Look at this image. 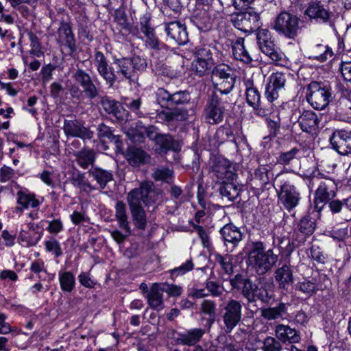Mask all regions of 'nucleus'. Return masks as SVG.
<instances>
[{"instance_id":"obj_23","label":"nucleus","mask_w":351,"mask_h":351,"mask_svg":"<svg viewBox=\"0 0 351 351\" xmlns=\"http://www.w3.org/2000/svg\"><path fill=\"white\" fill-rule=\"evenodd\" d=\"M99 104L104 111L114 117L119 123H124L127 121L128 112L117 100L105 95L101 97Z\"/></svg>"},{"instance_id":"obj_60","label":"nucleus","mask_w":351,"mask_h":351,"mask_svg":"<svg viewBox=\"0 0 351 351\" xmlns=\"http://www.w3.org/2000/svg\"><path fill=\"white\" fill-rule=\"evenodd\" d=\"M269 173V171L266 167H259L254 171V179L258 180L261 186H265L270 181Z\"/></svg>"},{"instance_id":"obj_56","label":"nucleus","mask_w":351,"mask_h":351,"mask_svg":"<svg viewBox=\"0 0 351 351\" xmlns=\"http://www.w3.org/2000/svg\"><path fill=\"white\" fill-rule=\"evenodd\" d=\"M296 289L308 295H312L318 290L315 282L308 280L298 282Z\"/></svg>"},{"instance_id":"obj_40","label":"nucleus","mask_w":351,"mask_h":351,"mask_svg":"<svg viewBox=\"0 0 351 351\" xmlns=\"http://www.w3.org/2000/svg\"><path fill=\"white\" fill-rule=\"evenodd\" d=\"M232 49L234 59L241 61L245 64H250L252 62V58L245 49L243 38H238L232 43Z\"/></svg>"},{"instance_id":"obj_54","label":"nucleus","mask_w":351,"mask_h":351,"mask_svg":"<svg viewBox=\"0 0 351 351\" xmlns=\"http://www.w3.org/2000/svg\"><path fill=\"white\" fill-rule=\"evenodd\" d=\"M190 224L198 234L203 247L205 248H209L211 246V243L208 230L203 226L193 222H190Z\"/></svg>"},{"instance_id":"obj_61","label":"nucleus","mask_w":351,"mask_h":351,"mask_svg":"<svg viewBox=\"0 0 351 351\" xmlns=\"http://www.w3.org/2000/svg\"><path fill=\"white\" fill-rule=\"evenodd\" d=\"M216 306L215 301L211 300H204L200 305V311L208 317H216Z\"/></svg>"},{"instance_id":"obj_24","label":"nucleus","mask_w":351,"mask_h":351,"mask_svg":"<svg viewBox=\"0 0 351 351\" xmlns=\"http://www.w3.org/2000/svg\"><path fill=\"white\" fill-rule=\"evenodd\" d=\"M330 143L339 154H351V130H335L330 137Z\"/></svg>"},{"instance_id":"obj_37","label":"nucleus","mask_w":351,"mask_h":351,"mask_svg":"<svg viewBox=\"0 0 351 351\" xmlns=\"http://www.w3.org/2000/svg\"><path fill=\"white\" fill-rule=\"evenodd\" d=\"M16 202L17 204L21 206L14 208V212L19 214H21L23 209H27L29 206L36 208L39 205V201L36 198L34 194L28 193L23 191L17 192Z\"/></svg>"},{"instance_id":"obj_62","label":"nucleus","mask_w":351,"mask_h":351,"mask_svg":"<svg viewBox=\"0 0 351 351\" xmlns=\"http://www.w3.org/2000/svg\"><path fill=\"white\" fill-rule=\"evenodd\" d=\"M349 198L343 200L332 199L327 202L330 211L333 214L339 213L347 206Z\"/></svg>"},{"instance_id":"obj_55","label":"nucleus","mask_w":351,"mask_h":351,"mask_svg":"<svg viewBox=\"0 0 351 351\" xmlns=\"http://www.w3.org/2000/svg\"><path fill=\"white\" fill-rule=\"evenodd\" d=\"M125 105L130 110L134 112L138 117H145L149 114H152V113L141 110L142 99L140 97L129 100Z\"/></svg>"},{"instance_id":"obj_20","label":"nucleus","mask_w":351,"mask_h":351,"mask_svg":"<svg viewBox=\"0 0 351 351\" xmlns=\"http://www.w3.org/2000/svg\"><path fill=\"white\" fill-rule=\"evenodd\" d=\"M217 192L221 200L228 204H232L239 197L242 191V185L237 182L236 179L232 180H223L216 182Z\"/></svg>"},{"instance_id":"obj_18","label":"nucleus","mask_w":351,"mask_h":351,"mask_svg":"<svg viewBox=\"0 0 351 351\" xmlns=\"http://www.w3.org/2000/svg\"><path fill=\"white\" fill-rule=\"evenodd\" d=\"M165 32L167 40L178 45H184L189 42L186 27L179 21L165 22Z\"/></svg>"},{"instance_id":"obj_6","label":"nucleus","mask_w":351,"mask_h":351,"mask_svg":"<svg viewBox=\"0 0 351 351\" xmlns=\"http://www.w3.org/2000/svg\"><path fill=\"white\" fill-rule=\"evenodd\" d=\"M302 21L288 11L280 12L275 18L273 29L278 35L287 39L295 40L300 35Z\"/></svg>"},{"instance_id":"obj_28","label":"nucleus","mask_w":351,"mask_h":351,"mask_svg":"<svg viewBox=\"0 0 351 351\" xmlns=\"http://www.w3.org/2000/svg\"><path fill=\"white\" fill-rule=\"evenodd\" d=\"M114 128L107 125L104 123H99L97 127V135L101 143H110L115 145L118 150L123 149V142L121 136L115 134Z\"/></svg>"},{"instance_id":"obj_63","label":"nucleus","mask_w":351,"mask_h":351,"mask_svg":"<svg viewBox=\"0 0 351 351\" xmlns=\"http://www.w3.org/2000/svg\"><path fill=\"white\" fill-rule=\"evenodd\" d=\"M151 19V14L149 13H146L139 19V29L143 34L155 30L154 27L152 25Z\"/></svg>"},{"instance_id":"obj_45","label":"nucleus","mask_w":351,"mask_h":351,"mask_svg":"<svg viewBox=\"0 0 351 351\" xmlns=\"http://www.w3.org/2000/svg\"><path fill=\"white\" fill-rule=\"evenodd\" d=\"M214 65L215 62H207L196 58L192 62V70L196 76L201 77L211 73Z\"/></svg>"},{"instance_id":"obj_21","label":"nucleus","mask_w":351,"mask_h":351,"mask_svg":"<svg viewBox=\"0 0 351 351\" xmlns=\"http://www.w3.org/2000/svg\"><path fill=\"white\" fill-rule=\"evenodd\" d=\"M58 43L66 49L68 54L73 56L77 51V43L70 23L61 21L58 29Z\"/></svg>"},{"instance_id":"obj_42","label":"nucleus","mask_w":351,"mask_h":351,"mask_svg":"<svg viewBox=\"0 0 351 351\" xmlns=\"http://www.w3.org/2000/svg\"><path fill=\"white\" fill-rule=\"evenodd\" d=\"M115 217L118 221L119 226L130 234L131 230L128 219L126 205L123 201H117L116 203Z\"/></svg>"},{"instance_id":"obj_1","label":"nucleus","mask_w":351,"mask_h":351,"mask_svg":"<svg viewBox=\"0 0 351 351\" xmlns=\"http://www.w3.org/2000/svg\"><path fill=\"white\" fill-rule=\"evenodd\" d=\"M162 196L160 189H155L150 182H142L138 188L130 191L127 195V202L135 227L143 230L146 228L147 219L142 204L146 206L157 203Z\"/></svg>"},{"instance_id":"obj_17","label":"nucleus","mask_w":351,"mask_h":351,"mask_svg":"<svg viewBox=\"0 0 351 351\" xmlns=\"http://www.w3.org/2000/svg\"><path fill=\"white\" fill-rule=\"evenodd\" d=\"M256 40L260 50L273 61L278 62L282 59V54L271 40V34L268 29H259L256 33Z\"/></svg>"},{"instance_id":"obj_57","label":"nucleus","mask_w":351,"mask_h":351,"mask_svg":"<svg viewBox=\"0 0 351 351\" xmlns=\"http://www.w3.org/2000/svg\"><path fill=\"white\" fill-rule=\"evenodd\" d=\"M45 246L46 250L52 253L56 258L61 256L63 254L60 243L53 237L46 241Z\"/></svg>"},{"instance_id":"obj_38","label":"nucleus","mask_w":351,"mask_h":351,"mask_svg":"<svg viewBox=\"0 0 351 351\" xmlns=\"http://www.w3.org/2000/svg\"><path fill=\"white\" fill-rule=\"evenodd\" d=\"M191 21L200 32H206L212 29L213 19L209 12L205 10L195 14Z\"/></svg>"},{"instance_id":"obj_43","label":"nucleus","mask_w":351,"mask_h":351,"mask_svg":"<svg viewBox=\"0 0 351 351\" xmlns=\"http://www.w3.org/2000/svg\"><path fill=\"white\" fill-rule=\"evenodd\" d=\"M71 184L85 193H90L96 189L86 178L85 173L76 171L72 173L70 178Z\"/></svg>"},{"instance_id":"obj_8","label":"nucleus","mask_w":351,"mask_h":351,"mask_svg":"<svg viewBox=\"0 0 351 351\" xmlns=\"http://www.w3.org/2000/svg\"><path fill=\"white\" fill-rule=\"evenodd\" d=\"M211 80L215 89L222 95L230 93L235 84L232 69L225 64H219L213 68Z\"/></svg>"},{"instance_id":"obj_51","label":"nucleus","mask_w":351,"mask_h":351,"mask_svg":"<svg viewBox=\"0 0 351 351\" xmlns=\"http://www.w3.org/2000/svg\"><path fill=\"white\" fill-rule=\"evenodd\" d=\"M301 151L297 147H293L289 151L280 152L277 157V162L282 165H288L295 159H298Z\"/></svg>"},{"instance_id":"obj_19","label":"nucleus","mask_w":351,"mask_h":351,"mask_svg":"<svg viewBox=\"0 0 351 351\" xmlns=\"http://www.w3.org/2000/svg\"><path fill=\"white\" fill-rule=\"evenodd\" d=\"M189 111L183 108H175L170 110L157 111L156 118L157 121L167 125L171 130H175L176 123L187 120Z\"/></svg>"},{"instance_id":"obj_27","label":"nucleus","mask_w":351,"mask_h":351,"mask_svg":"<svg viewBox=\"0 0 351 351\" xmlns=\"http://www.w3.org/2000/svg\"><path fill=\"white\" fill-rule=\"evenodd\" d=\"M297 122L304 132L313 135L316 134L319 128L320 119L313 110H308L300 114Z\"/></svg>"},{"instance_id":"obj_26","label":"nucleus","mask_w":351,"mask_h":351,"mask_svg":"<svg viewBox=\"0 0 351 351\" xmlns=\"http://www.w3.org/2000/svg\"><path fill=\"white\" fill-rule=\"evenodd\" d=\"M286 75L282 72L272 73L265 88V97L271 103L278 98L280 92L284 88Z\"/></svg>"},{"instance_id":"obj_59","label":"nucleus","mask_w":351,"mask_h":351,"mask_svg":"<svg viewBox=\"0 0 351 351\" xmlns=\"http://www.w3.org/2000/svg\"><path fill=\"white\" fill-rule=\"evenodd\" d=\"M146 38V45L154 50H160L165 45L158 38L155 30L144 34Z\"/></svg>"},{"instance_id":"obj_15","label":"nucleus","mask_w":351,"mask_h":351,"mask_svg":"<svg viewBox=\"0 0 351 351\" xmlns=\"http://www.w3.org/2000/svg\"><path fill=\"white\" fill-rule=\"evenodd\" d=\"M210 170L212 177L215 178L217 181L232 180L237 178L232 170V163L221 156L215 157L211 160Z\"/></svg>"},{"instance_id":"obj_4","label":"nucleus","mask_w":351,"mask_h":351,"mask_svg":"<svg viewBox=\"0 0 351 351\" xmlns=\"http://www.w3.org/2000/svg\"><path fill=\"white\" fill-rule=\"evenodd\" d=\"M113 64L119 78L135 82L138 75L146 70L147 61L143 56L134 55L130 57L114 58Z\"/></svg>"},{"instance_id":"obj_31","label":"nucleus","mask_w":351,"mask_h":351,"mask_svg":"<svg viewBox=\"0 0 351 351\" xmlns=\"http://www.w3.org/2000/svg\"><path fill=\"white\" fill-rule=\"evenodd\" d=\"M205 333L206 330L201 328L187 330L184 332L178 333L176 341L178 344L193 346L201 340Z\"/></svg>"},{"instance_id":"obj_10","label":"nucleus","mask_w":351,"mask_h":351,"mask_svg":"<svg viewBox=\"0 0 351 351\" xmlns=\"http://www.w3.org/2000/svg\"><path fill=\"white\" fill-rule=\"evenodd\" d=\"M232 21L234 27L245 33H252L255 30L258 32L261 29L260 14L251 8L245 11L236 13Z\"/></svg>"},{"instance_id":"obj_29","label":"nucleus","mask_w":351,"mask_h":351,"mask_svg":"<svg viewBox=\"0 0 351 351\" xmlns=\"http://www.w3.org/2000/svg\"><path fill=\"white\" fill-rule=\"evenodd\" d=\"M125 159L128 164L133 167L150 163V155L141 147L129 146L125 152Z\"/></svg>"},{"instance_id":"obj_2","label":"nucleus","mask_w":351,"mask_h":351,"mask_svg":"<svg viewBox=\"0 0 351 351\" xmlns=\"http://www.w3.org/2000/svg\"><path fill=\"white\" fill-rule=\"evenodd\" d=\"M229 282L232 289L240 291L248 304L254 303L257 300L269 304L274 298L267 289L259 287L250 278L241 274L235 275Z\"/></svg>"},{"instance_id":"obj_32","label":"nucleus","mask_w":351,"mask_h":351,"mask_svg":"<svg viewBox=\"0 0 351 351\" xmlns=\"http://www.w3.org/2000/svg\"><path fill=\"white\" fill-rule=\"evenodd\" d=\"M335 119L348 121L351 119V101L346 97H341L332 105Z\"/></svg>"},{"instance_id":"obj_50","label":"nucleus","mask_w":351,"mask_h":351,"mask_svg":"<svg viewBox=\"0 0 351 351\" xmlns=\"http://www.w3.org/2000/svg\"><path fill=\"white\" fill-rule=\"evenodd\" d=\"M152 176L156 181H162L169 184H171L173 182L174 172L169 168L161 167L156 169Z\"/></svg>"},{"instance_id":"obj_34","label":"nucleus","mask_w":351,"mask_h":351,"mask_svg":"<svg viewBox=\"0 0 351 351\" xmlns=\"http://www.w3.org/2000/svg\"><path fill=\"white\" fill-rule=\"evenodd\" d=\"M276 281L280 289L287 290L293 283V274L291 266L287 264L278 267L274 273Z\"/></svg>"},{"instance_id":"obj_3","label":"nucleus","mask_w":351,"mask_h":351,"mask_svg":"<svg viewBox=\"0 0 351 351\" xmlns=\"http://www.w3.org/2000/svg\"><path fill=\"white\" fill-rule=\"evenodd\" d=\"M247 254L249 264L259 275L270 271L278 259L271 249L265 250V245L262 241L252 242Z\"/></svg>"},{"instance_id":"obj_44","label":"nucleus","mask_w":351,"mask_h":351,"mask_svg":"<svg viewBox=\"0 0 351 351\" xmlns=\"http://www.w3.org/2000/svg\"><path fill=\"white\" fill-rule=\"evenodd\" d=\"M60 288L63 292L71 293L75 286V278L70 271L60 270L58 272Z\"/></svg>"},{"instance_id":"obj_52","label":"nucleus","mask_w":351,"mask_h":351,"mask_svg":"<svg viewBox=\"0 0 351 351\" xmlns=\"http://www.w3.org/2000/svg\"><path fill=\"white\" fill-rule=\"evenodd\" d=\"M98 73L106 81L109 87L113 86L117 79L119 78V75L116 73L115 66L113 67L108 64L107 66L99 71Z\"/></svg>"},{"instance_id":"obj_14","label":"nucleus","mask_w":351,"mask_h":351,"mask_svg":"<svg viewBox=\"0 0 351 351\" xmlns=\"http://www.w3.org/2000/svg\"><path fill=\"white\" fill-rule=\"evenodd\" d=\"M73 79L82 88L84 97L93 100L99 95L100 89L90 75L82 69H77L73 73Z\"/></svg>"},{"instance_id":"obj_22","label":"nucleus","mask_w":351,"mask_h":351,"mask_svg":"<svg viewBox=\"0 0 351 351\" xmlns=\"http://www.w3.org/2000/svg\"><path fill=\"white\" fill-rule=\"evenodd\" d=\"M62 129L67 137H77L84 141L91 140L95 134L93 131L84 126V123L77 119H64Z\"/></svg>"},{"instance_id":"obj_7","label":"nucleus","mask_w":351,"mask_h":351,"mask_svg":"<svg viewBox=\"0 0 351 351\" xmlns=\"http://www.w3.org/2000/svg\"><path fill=\"white\" fill-rule=\"evenodd\" d=\"M307 91L306 97L308 103L317 110L325 109L333 97L330 86L321 82L309 83Z\"/></svg>"},{"instance_id":"obj_5","label":"nucleus","mask_w":351,"mask_h":351,"mask_svg":"<svg viewBox=\"0 0 351 351\" xmlns=\"http://www.w3.org/2000/svg\"><path fill=\"white\" fill-rule=\"evenodd\" d=\"M243 304L242 301L234 298L224 303L221 310L220 328L225 334H230L242 322Z\"/></svg>"},{"instance_id":"obj_30","label":"nucleus","mask_w":351,"mask_h":351,"mask_svg":"<svg viewBox=\"0 0 351 351\" xmlns=\"http://www.w3.org/2000/svg\"><path fill=\"white\" fill-rule=\"evenodd\" d=\"M275 335L282 343L294 345L301 341L300 332L288 325L278 324L275 328Z\"/></svg>"},{"instance_id":"obj_41","label":"nucleus","mask_w":351,"mask_h":351,"mask_svg":"<svg viewBox=\"0 0 351 351\" xmlns=\"http://www.w3.org/2000/svg\"><path fill=\"white\" fill-rule=\"evenodd\" d=\"M89 176H92L101 189H105L107 184L113 180L112 171L95 167L88 170Z\"/></svg>"},{"instance_id":"obj_12","label":"nucleus","mask_w":351,"mask_h":351,"mask_svg":"<svg viewBox=\"0 0 351 351\" xmlns=\"http://www.w3.org/2000/svg\"><path fill=\"white\" fill-rule=\"evenodd\" d=\"M155 95L156 102L165 108L186 105L190 103L191 99L190 93L187 90L170 93L165 88H159Z\"/></svg>"},{"instance_id":"obj_47","label":"nucleus","mask_w":351,"mask_h":351,"mask_svg":"<svg viewBox=\"0 0 351 351\" xmlns=\"http://www.w3.org/2000/svg\"><path fill=\"white\" fill-rule=\"evenodd\" d=\"M155 145L159 153H166L167 151L174 149L175 141L172 136L160 134L155 141Z\"/></svg>"},{"instance_id":"obj_48","label":"nucleus","mask_w":351,"mask_h":351,"mask_svg":"<svg viewBox=\"0 0 351 351\" xmlns=\"http://www.w3.org/2000/svg\"><path fill=\"white\" fill-rule=\"evenodd\" d=\"M217 51V48L213 44L208 45H203L202 47H195L194 55L196 58L206 60L207 62H215L213 58L214 54Z\"/></svg>"},{"instance_id":"obj_9","label":"nucleus","mask_w":351,"mask_h":351,"mask_svg":"<svg viewBox=\"0 0 351 351\" xmlns=\"http://www.w3.org/2000/svg\"><path fill=\"white\" fill-rule=\"evenodd\" d=\"M317 178H322L318 188L314 193L313 204L315 210L321 213L324 207L337 195V184L334 179L326 178L323 173H319Z\"/></svg>"},{"instance_id":"obj_33","label":"nucleus","mask_w":351,"mask_h":351,"mask_svg":"<svg viewBox=\"0 0 351 351\" xmlns=\"http://www.w3.org/2000/svg\"><path fill=\"white\" fill-rule=\"evenodd\" d=\"M289 303L279 302L276 306L261 309V316L266 320L284 319L288 316Z\"/></svg>"},{"instance_id":"obj_11","label":"nucleus","mask_w":351,"mask_h":351,"mask_svg":"<svg viewBox=\"0 0 351 351\" xmlns=\"http://www.w3.org/2000/svg\"><path fill=\"white\" fill-rule=\"evenodd\" d=\"M227 103V99L223 100L213 93L208 97L204 110L206 122L210 125H217L222 122L226 110L224 104Z\"/></svg>"},{"instance_id":"obj_64","label":"nucleus","mask_w":351,"mask_h":351,"mask_svg":"<svg viewBox=\"0 0 351 351\" xmlns=\"http://www.w3.org/2000/svg\"><path fill=\"white\" fill-rule=\"evenodd\" d=\"M205 286L208 293L213 297H219L223 294V287L216 281L207 280Z\"/></svg>"},{"instance_id":"obj_46","label":"nucleus","mask_w":351,"mask_h":351,"mask_svg":"<svg viewBox=\"0 0 351 351\" xmlns=\"http://www.w3.org/2000/svg\"><path fill=\"white\" fill-rule=\"evenodd\" d=\"M245 97L247 104L252 108L258 106V104L261 103V93L258 88L254 86L251 80H247L245 82Z\"/></svg>"},{"instance_id":"obj_39","label":"nucleus","mask_w":351,"mask_h":351,"mask_svg":"<svg viewBox=\"0 0 351 351\" xmlns=\"http://www.w3.org/2000/svg\"><path fill=\"white\" fill-rule=\"evenodd\" d=\"M316 228L315 221L309 215L303 216L297 224L295 230L302 234L300 242L304 243L307 237L313 234Z\"/></svg>"},{"instance_id":"obj_58","label":"nucleus","mask_w":351,"mask_h":351,"mask_svg":"<svg viewBox=\"0 0 351 351\" xmlns=\"http://www.w3.org/2000/svg\"><path fill=\"white\" fill-rule=\"evenodd\" d=\"M194 267V264L191 258L187 260L184 263L182 264L180 266L176 267L169 271L171 276L172 278L176 277L178 276H182L185 274L189 271H191Z\"/></svg>"},{"instance_id":"obj_25","label":"nucleus","mask_w":351,"mask_h":351,"mask_svg":"<svg viewBox=\"0 0 351 351\" xmlns=\"http://www.w3.org/2000/svg\"><path fill=\"white\" fill-rule=\"evenodd\" d=\"M219 233L228 252H232L243 239L240 229L232 223L225 225L220 229Z\"/></svg>"},{"instance_id":"obj_16","label":"nucleus","mask_w":351,"mask_h":351,"mask_svg":"<svg viewBox=\"0 0 351 351\" xmlns=\"http://www.w3.org/2000/svg\"><path fill=\"white\" fill-rule=\"evenodd\" d=\"M278 199L284 208L290 211L295 208L300 200V193L291 181L284 182L278 193Z\"/></svg>"},{"instance_id":"obj_13","label":"nucleus","mask_w":351,"mask_h":351,"mask_svg":"<svg viewBox=\"0 0 351 351\" xmlns=\"http://www.w3.org/2000/svg\"><path fill=\"white\" fill-rule=\"evenodd\" d=\"M304 15L307 16L311 22L328 25L335 29V22L332 19L334 14L330 11L328 5L322 3L321 1L310 2L304 11Z\"/></svg>"},{"instance_id":"obj_49","label":"nucleus","mask_w":351,"mask_h":351,"mask_svg":"<svg viewBox=\"0 0 351 351\" xmlns=\"http://www.w3.org/2000/svg\"><path fill=\"white\" fill-rule=\"evenodd\" d=\"M215 261L218 263L220 268L228 275H231L233 271L232 258L230 255H222L219 253L214 254Z\"/></svg>"},{"instance_id":"obj_53","label":"nucleus","mask_w":351,"mask_h":351,"mask_svg":"<svg viewBox=\"0 0 351 351\" xmlns=\"http://www.w3.org/2000/svg\"><path fill=\"white\" fill-rule=\"evenodd\" d=\"M282 341L276 337H266L263 341L262 351H282Z\"/></svg>"},{"instance_id":"obj_35","label":"nucleus","mask_w":351,"mask_h":351,"mask_svg":"<svg viewBox=\"0 0 351 351\" xmlns=\"http://www.w3.org/2000/svg\"><path fill=\"white\" fill-rule=\"evenodd\" d=\"M162 293L160 284L154 283L152 285L146 295L147 302L152 308L160 311L164 308Z\"/></svg>"},{"instance_id":"obj_36","label":"nucleus","mask_w":351,"mask_h":351,"mask_svg":"<svg viewBox=\"0 0 351 351\" xmlns=\"http://www.w3.org/2000/svg\"><path fill=\"white\" fill-rule=\"evenodd\" d=\"M77 164L82 169H86L89 167H94L96 153L93 149L83 147L81 150L74 154Z\"/></svg>"}]
</instances>
